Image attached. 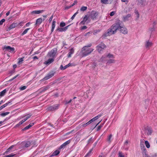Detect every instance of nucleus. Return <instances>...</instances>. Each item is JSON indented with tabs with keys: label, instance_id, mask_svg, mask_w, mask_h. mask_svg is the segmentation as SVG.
I'll return each mask as SVG.
<instances>
[{
	"label": "nucleus",
	"instance_id": "50",
	"mask_svg": "<svg viewBox=\"0 0 157 157\" xmlns=\"http://www.w3.org/2000/svg\"><path fill=\"white\" fill-rule=\"evenodd\" d=\"M103 126V124H101L100 125L98 126L97 128V131H98Z\"/></svg>",
	"mask_w": 157,
	"mask_h": 157
},
{
	"label": "nucleus",
	"instance_id": "26",
	"mask_svg": "<svg viewBox=\"0 0 157 157\" xmlns=\"http://www.w3.org/2000/svg\"><path fill=\"white\" fill-rule=\"evenodd\" d=\"M74 52V50L73 48H71L70 50V51L68 54V57H71V55Z\"/></svg>",
	"mask_w": 157,
	"mask_h": 157
},
{
	"label": "nucleus",
	"instance_id": "20",
	"mask_svg": "<svg viewBox=\"0 0 157 157\" xmlns=\"http://www.w3.org/2000/svg\"><path fill=\"white\" fill-rule=\"evenodd\" d=\"M146 132H147V134L148 135H151L152 132L151 129L149 128H147Z\"/></svg>",
	"mask_w": 157,
	"mask_h": 157
},
{
	"label": "nucleus",
	"instance_id": "35",
	"mask_svg": "<svg viewBox=\"0 0 157 157\" xmlns=\"http://www.w3.org/2000/svg\"><path fill=\"white\" fill-rule=\"evenodd\" d=\"M115 62V60L114 59H109L107 62V63L110 64L111 63H114Z\"/></svg>",
	"mask_w": 157,
	"mask_h": 157
},
{
	"label": "nucleus",
	"instance_id": "42",
	"mask_svg": "<svg viewBox=\"0 0 157 157\" xmlns=\"http://www.w3.org/2000/svg\"><path fill=\"white\" fill-rule=\"evenodd\" d=\"M15 155H16L15 154H14L13 153H12L10 154L5 156V157H13Z\"/></svg>",
	"mask_w": 157,
	"mask_h": 157
},
{
	"label": "nucleus",
	"instance_id": "64",
	"mask_svg": "<svg viewBox=\"0 0 157 157\" xmlns=\"http://www.w3.org/2000/svg\"><path fill=\"white\" fill-rule=\"evenodd\" d=\"M53 18V15H52L51 17H50V18H49V22H50L52 20V19Z\"/></svg>",
	"mask_w": 157,
	"mask_h": 157
},
{
	"label": "nucleus",
	"instance_id": "59",
	"mask_svg": "<svg viewBox=\"0 0 157 157\" xmlns=\"http://www.w3.org/2000/svg\"><path fill=\"white\" fill-rule=\"evenodd\" d=\"M115 13V12H114V11H112V12H111L110 13V15L111 16H113L114 15Z\"/></svg>",
	"mask_w": 157,
	"mask_h": 157
},
{
	"label": "nucleus",
	"instance_id": "2",
	"mask_svg": "<svg viewBox=\"0 0 157 157\" xmlns=\"http://www.w3.org/2000/svg\"><path fill=\"white\" fill-rule=\"evenodd\" d=\"M94 50V49L90 48H86V47H84L82 50V55L83 56H86L90 54Z\"/></svg>",
	"mask_w": 157,
	"mask_h": 157
},
{
	"label": "nucleus",
	"instance_id": "63",
	"mask_svg": "<svg viewBox=\"0 0 157 157\" xmlns=\"http://www.w3.org/2000/svg\"><path fill=\"white\" fill-rule=\"evenodd\" d=\"M97 143H98V141H96V142H95L94 143V144H93V147L92 148H93L95 147H96Z\"/></svg>",
	"mask_w": 157,
	"mask_h": 157
},
{
	"label": "nucleus",
	"instance_id": "28",
	"mask_svg": "<svg viewBox=\"0 0 157 157\" xmlns=\"http://www.w3.org/2000/svg\"><path fill=\"white\" fill-rule=\"evenodd\" d=\"M6 92V90L4 89L0 92V97L3 96Z\"/></svg>",
	"mask_w": 157,
	"mask_h": 157
},
{
	"label": "nucleus",
	"instance_id": "27",
	"mask_svg": "<svg viewBox=\"0 0 157 157\" xmlns=\"http://www.w3.org/2000/svg\"><path fill=\"white\" fill-rule=\"evenodd\" d=\"M131 16L130 14H128L125 17H124V21H126L128 20V18Z\"/></svg>",
	"mask_w": 157,
	"mask_h": 157
},
{
	"label": "nucleus",
	"instance_id": "55",
	"mask_svg": "<svg viewBox=\"0 0 157 157\" xmlns=\"http://www.w3.org/2000/svg\"><path fill=\"white\" fill-rule=\"evenodd\" d=\"M112 137V135L111 134H110L109 136L108 137L107 140L109 142H111V141L110 139H111Z\"/></svg>",
	"mask_w": 157,
	"mask_h": 157
},
{
	"label": "nucleus",
	"instance_id": "24",
	"mask_svg": "<svg viewBox=\"0 0 157 157\" xmlns=\"http://www.w3.org/2000/svg\"><path fill=\"white\" fill-rule=\"evenodd\" d=\"M56 23V21L54 20L52 22V29H51V32H52L54 30V29L55 26H56V25H55Z\"/></svg>",
	"mask_w": 157,
	"mask_h": 157
},
{
	"label": "nucleus",
	"instance_id": "5",
	"mask_svg": "<svg viewBox=\"0 0 157 157\" xmlns=\"http://www.w3.org/2000/svg\"><path fill=\"white\" fill-rule=\"evenodd\" d=\"M57 49L56 48H54L48 52V56L49 57L53 58L55 57L57 52Z\"/></svg>",
	"mask_w": 157,
	"mask_h": 157
},
{
	"label": "nucleus",
	"instance_id": "51",
	"mask_svg": "<svg viewBox=\"0 0 157 157\" xmlns=\"http://www.w3.org/2000/svg\"><path fill=\"white\" fill-rule=\"evenodd\" d=\"M48 89V87H46V86L44 87L41 89V90L42 91H44L46 90H47Z\"/></svg>",
	"mask_w": 157,
	"mask_h": 157
},
{
	"label": "nucleus",
	"instance_id": "43",
	"mask_svg": "<svg viewBox=\"0 0 157 157\" xmlns=\"http://www.w3.org/2000/svg\"><path fill=\"white\" fill-rule=\"evenodd\" d=\"M118 157H124V155L122 152L119 151L118 153Z\"/></svg>",
	"mask_w": 157,
	"mask_h": 157
},
{
	"label": "nucleus",
	"instance_id": "34",
	"mask_svg": "<svg viewBox=\"0 0 157 157\" xmlns=\"http://www.w3.org/2000/svg\"><path fill=\"white\" fill-rule=\"evenodd\" d=\"M92 31L89 32L84 34V36H86L88 37L91 35L92 34Z\"/></svg>",
	"mask_w": 157,
	"mask_h": 157
},
{
	"label": "nucleus",
	"instance_id": "37",
	"mask_svg": "<svg viewBox=\"0 0 157 157\" xmlns=\"http://www.w3.org/2000/svg\"><path fill=\"white\" fill-rule=\"evenodd\" d=\"M145 144L146 145V147L147 148H149L150 147V145L148 142L147 141H145Z\"/></svg>",
	"mask_w": 157,
	"mask_h": 157
},
{
	"label": "nucleus",
	"instance_id": "29",
	"mask_svg": "<svg viewBox=\"0 0 157 157\" xmlns=\"http://www.w3.org/2000/svg\"><path fill=\"white\" fill-rule=\"evenodd\" d=\"M30 29V28H27L26 29H25L23 31V32L21 34V36H23V35H25V34H26V33H28L29 30Z\"/></svg>",
	"mask_w": 157,
	"mask_h": 157
},
{
	"label": "nucleus",
	"instance_id": "44",
	"mask_svg": "<svg viewBox=\"0 0 157 157\" xmlns=\"http://www.w3.org/2000/svg\"><path fill=\"white\" fill-rule=\"evenodd\" d=\"M66 146V145L64 144V143H63L59 147V149H61L63 148H64Z\"/></svg>",
	"mask_w": 157,
	"mask_h": 157
},
{
	"label": "nucleus",
	"instance_id": "6",
	"mask_svg": "<svg viewBox=\"0 0 157 157\" xmlns=\"http://www.w3.org/2000/svg\"><path fill=\"white\" fill-rule=\"evenodd\" d=\"M59 105L58 104H56L52 106H49L47 108V109L49 111H55L58 109L59 108Z\"/></svg>",
	"mask_w": 157,
	"mask_h": 157
},
{
	"label": "nucleus",
	"instance_id": "47",
	"mask_svg": "<svg viewBox=\"0 0 157 157\" xmlns=\"http://www.w3.org/2000/svg\"><path fill=\"white\" fill-rule=\"evenodd\" d=\"M65 23L63 22H61L60 24V27H63L65 26Z\"/></svg>",
	"mask_w": 157,
	"mask_h": 157
},
{
	"label": "nucleus",
	"instance_id": "13",
	"mask_svg": "<svg viewBox=\"0 0 157 157\" xmlns=\"http://www.w3.org/2000/svg\"><path fill=\"white\" fill-rule=\"evenodd\" d=\"M113 0H101V2L102 4H111Z\"/></svg>",
	"mask_w": 157,
	"mask_h": 157
},
{
	"label": "nucleus",
	"instance_id": "40",
	"mask_svg": "<svg viewBox=\"0 0 157 157\" xmlns=\"http://www.w3.org/2000/svg\"><path fill=\"white\" fill-rule=\"evenodd\" d=\"M32 116V115L31 114H28L26 116H25V118H24V119L25 120V121H26L28 119L30 118Z\"/></svg>",
	"mask_w": 157,
	"mask_h": 157
},
{
	"label": "nucleus",
	"instance_id": "39",
	"mask_svg": "<svg viewBox=\"0 0 157 157\" xmlns=\"http://www.w3.org/2000/svg\"><path fill=\"white\" fill-rule=\"evenodd\" d=\"M107 56L109 58H114V56L113 55L110 54H109L107 55Z\"/></svg>",
	"mask_w": 157,
	"mask_h": 157
},
{
	"label": "nucleus",
	"instance_id": "15",
	"mask_svg": "<svg viewBox=\"0 0 157 157\" xmlns=\"http://www.w3.org/2000/svg\"><path fill=\"white\" fill-rule=\"evenodd\" d=\"M54 59L53 58L48 59L47 61H45L44 64L46 65H49L54 61Z\"/></svg>",
	"mask_w": 157,
	"mask_h": 157
},
{
	"label": "nucleus",
	"instance_id": "21",
	"mask_svg": "<svg viewBox=\"0 0 157 157\" xmlns=\"http://www.w3.org/2000/svg\"><path fill=\"white\" fill-rule=\"evenodd\" d=\"M42 22V19L41 18H40L37 19L36 20V22L35 24L36 25H40Z\"/></svg>",
	"mask_w": 157,
	"mask_h": 157
},
{
	"label": "nucleus",
	"instance_id": "46",
	"mask_svg": "<svg viewBox=\"0 0 157 157\" xmlns=\"http://www.w3.org/2000/svg\"><path fill=\"white\" fill-rule=\"evenodd\" d=\"M27 87L26 86H21L20 88V89L21 90H25Z\"/></svg>",
	"mask_w": 157,
	"mask_h": 157
},
{
	"label": "nucleus",
	"instance_id": "31",
	"mask_svg": "<svg viewBox=\"0 0 157 157\" xmlns=\"http://www.w3.org/2000/svg\"><path fill=\"white\" fill-rule=\"evenodd\" d=\"M87 9V6H82L80 9V10L81 11L84 12L86 11Z\"/></svg>",
	"mask_w": 157,
	"mask_h": 157
},
{
	"label": "nucleus",
	"instance_id": "17",
	"mask_svg": "<svg viewBox=\"0 0 157 157\" xmlns=\"http://www.w3.org/2000/svg\"><path fill=\"white\" fill-rule=\"evenodd\" d=\"M145 140L144 139H141L140 140V148H145L144 146V143H145Z\"/></svg>",
	"mask_w": 157,
	"mask_h": 157
},
{
	"label": "nucleus",
	"instance_id": "23",
	"mask_svg": "<svg viewBox=\"0 0 157 157\" xmlns=\"http://www.w3.org/2000/svg\"><path fill=\"white\" fill-rule=\"evenodd\" d=\"M93 151V148L90 149L89 152L84 157H89L92 154V151Z\"/></svg>",
	"mask_w": 157,
	"mask_h": 157
},
{
	"label": "nucleus",
	"instance_id": "61",
	"mask_svg": "<svg viewBox=\"0 0 157 157\" xmlns=\"http://www.w3.org/2000/svg\"><path fill=\"white\" fill-rule=\"evenodd\" d=\"M31 24V23L30 22H29L27 23L25 26H24V27H28L29 26V25Z\"/></svg>",
	"mask_w": 157,
	"mask_h": 157
},
{
	"label": "nucleus",
	"instance_id": "45",
	"mask_svg": "<svg viewBox=\"0 0 157 157\" xmlns=\"http://www.w3.org/2000/svg\"><path fill=\"white\" fill-rule=\"evenodd\" d=\"M24 57H23L22 58H19L18 59L19 61L18 62V63L19 64L20 63H21L22 61H23L24 60Z\"/></svg>",
	"mask_w": 157,
	"mask_h": 157
},
{
	"label": "nucleus",
	"instance_id": "14",
	"mask_svg": "<svg viewBox=\"0 0 157 157\" xmlns=\"http://www.w3.org/2000/svg\"><path fill=\"white\" fill-rule=\"evenodd\" d=\"M152 45L153 43L152 42L148 40L146 42L145 45L146 48H148L149 49L150 47L152 46Z\"/></svg>",
	"mask_w": 157,
	"mask_h": 157
},
{
	"label": "nucleus",
	"instance_id": "53",
	"mask_svg": "<svg viewBox=\"0 0 157 157\" xmlns=\"http://www.w3.org/2000/svg\"><path fill=\"white\" fill-rule=\"evenodd\" d=\"M5 21L4 19H2L0 21V25H2L3 23Z\"/></svg>",
	"mask_w": 157,
	"mask_h": 157
},
{
	"label": "nucleus",
	"instance_id": "56",
	"mask_svg": "<svg viewBox=\"0 0 157 157\" xmlns=\"http://www.w3.org/2000/svg\"><path fill=\"white\" fill-rule=\"evenodd\" d=\"M70 142H71L70 140H69L65 142H64V143L65 144V145H66V146L67 145L69 144L70 143Z\"/></svg>",
	"mask_w": 157,
	"mask_h": 157
},
{
	"label": "nucleus",
	"instance_id": "60",
	"mask_svg": "<svg viewBox=\"0 0 157 157\" xmlns=\"http://www.w3.org/2000/svg\"><path fill=\"white\" fill-rule=\"evenodd\" d=\"M71 25V24H70V25H67V26H66L65 27L63 28L64 29V31H66V30H67V29H68V27H69V26Z\"/></svg>",
	"mask_w": 157,
	"mask_h": 157
},
{
	"label": "nucleus",
	"instance_id": "32",
	"mask_svg": "<svg viewBox=\"0 0 157 157\" xmlns=\"http://www.w3.org/2000/svg\"><path fill=\"white\" fill-rule=\"evenodd\" d=\"M90 124L88 122L84 124L83 123H81V124H80V125H81V126L82 127H84L87 126V125Z\"/></svg>",
	"mask_w": 157,
	"mask_h": 157
},
{
	"label": "nucleus",
	"instance_id": "9",
	"mask_svg": "<svg viewBox=\"0 0 157 157\" xmlns=\"http://www.w3.org/2000/svg\"><path fill=\"white\" fill-rule=\"evenodd\" d=\"M21 22H20L19 24V25H21ZM18 25V24L17 23H13L9 26V27L8 28V29L7 30V31H10L12 29L14 28L15 27H16Z\"/></svg>",
	"mask_w": 157,
	"mask_h": 157
},
{
	"label": "nucleus",
	"instance_id": "54",
	"mask_svg": "<svg viewBox=\"0 0 157 157\" xmlns=\"http://www.w3.org/2000/svg\"><path fill=\"white\" fill-rule=\"evenodd\" d=\"M30 128V127L28 125L25 127L24 128L22 129V130L24 131L27 130Z\"/></svg>",
	"mask_w": 157,
	"mask_h": 157
},
{
	"label": "nucleus",
	"instance_id": "12",
	"mask_svg": "<svg viewBox=\"0 0 157 157\" xmlns=\"http://www.w3.org/2000/svg\"><path fill=\"white\" fill-rule=\"evenodd\" d=\"M3 49H6L8 52H13L14 50V48H13L11 47L10 46L4 47Z\"/></svg>",
	"mask_w": 157,
	"mask_h": 157
},
{
	"label": "nucleus",
	"instance_id": "33",
	"mask_svg": "<svg viewBox=\"0 0 157 157\" xmlns=\"http://www.w3.org/2000/svg\"><path fill=\"white\" fill-rule=\"evenodd\" d=\"M10 113L9 112H6V113H3L0 114V115L2 117H5Z\"/></svg>",
	"mask_w": 157,
	"mask_h": 157
},
{
	"label": "nucleus",
	"instance_id": "7",
	"mask_svg": "<svg viewBox=\"0 0 157 157\" xmlns=\"http://www.w3.org/2000/svg\"><path fill=\"white\" fill-rule=\"evenodd\" d=\"M120 27L119 28V29L121 33L124 34H126L128 33L127 29L124 27L123 25L122 24V22L120 21Z\"/></svg>",
	"mask_w": 157,
	"mask_h": 157
},
{
	"label": "nucleus",
	"instance_id": "62",
	"mask_svg": "<svg viewBox=\"0 0 157 157\" xmlns=\"http://www.w3.org/2000/svg\"><path fill=\"white\" fill-rule=\"evenodd\" d=\"M77 1L76 0L75 1H74V2L71 4L72 6H74L75 5L77 4Z\"/></svg>",
	"mask_w": 157,
	"mask_h": 157
},
{
	"label": "nucleus",
	"instance_id": "49",
	"mask_svg": "<svg viewBox=\"0 0 157 157\" xmlns=\"http://www.w3.org/2000/svg\"><path fill=\"white\" fill-rule=\"evenodd\" d=\"M102 116V114H98L96 116L94 117L95 120L98 119L100 117Z\"/></svg>",
	"mask_w": 157,
	"mask_h": 157
},
{
	"label": "nucleus",
	"instance_id": "1",
	"mask_svg": "<svg viewBox=\"0 0 157 157\" xmlns=\"http://www.w3.org/2000/svg\"><path fill=\"white\" fill-rule=\"evenodd\" d=\"M120 26V21H119L112 25L110 28L108 29L107 32L103 34L102 36L105 37L115 34L117 30L119 29Z\"/></svg>",
	"mask_w": 157,
	"mask_h": 157
},
{
	"label": "nucleus",
	"instance_id": "41",
	"mask_svg": "<svg viewBox=\"0 0 157 157\" xmlns=\"http://www.w3.org/2000/svg\"><path fill=\"white\" fill-rule=\"evenodd\" d=\"M64 30V29L63 28H58L57 29H56V30L58 31H59V32H62L63 31H65Z\"/></svg>",
	"mask_w": 157,
	"mask_h": 157
},
{
	"label": "nucleus",
	"instance_id": "52",
	"mask_svg": "<svg viewBox=\"0 0 157 157\" xmlns=\"http://www.w3.org/2000/svg\"><path fill=\"white\" fill-rule=\"evenodd\" d=\"M95 121L94 117L92 119H91L89 121H88V123H89V124L93 122L94 121Z\"/></svg>",
	"mask_w": 157,
	"mask_h": 157
},
{
	"label": "nucleus",
	"instance_id": "25",
	"mask_svg": "<svg viewBox=\"0 0 157 157\" xmlns=\"http://www.w3.org/2000/svg\"><path fill=\"white\" fill-rule=\"evenodd\" d=\"M10 103V102L8 101L6 103L4 104V105H3L2 106H1L0 107V110L2 109H3L7 106Z\"/></svg>",
	"mask_w": 157,
	"mask_h": 157
},
{
	"label": "nucleus",
	"instance_id": "11",
	"mask_svg": "<svg viewBox=\"0 0 157 157\" xmlns=\"http://www.w3.org/2000/svg\"><path fill=\"white\" fill-rule=\"evenodd\" d=\"M143 157H147V151L145 147L141 148Z\"/></svg>",
	"mask_w": 157,
	"mask_h": 157
},
{
	"label": "nucleus",
	"instance_id": "58",
	"mask_svg": "<svg viewBox=\"0 0 157 157\" xmlns=\"http://www.w3.org/2000/svg\"><path fill=\"white\" fill-rule=\"evenodd\" d=\"M149 30L151 32L155 31V29L154 28V27L153 26L152 28H150Z\"/></svg>",
	"mask_w": 157,
	"mask_h": 157
},
{
	"label": "nucleus",
	"instance_id": "8",
	"mask_svg": "<svg viewBox=\"0 0 157 157\" xmlns=\"http://www.w3.org/2000/svg\"><path fill=\"white\" fill-rule=\"evenodd\" d=\"M55 73L53 71L49 72L43 78L44 80H46L52 77Z\"/></svg>",
	"mask_w": 157,
	"mask_h": 157
},
{
	"label": "nucleus",
	"instance_id": "10",
	"mask_svg": "<svg viewBox=\"0 0 157 157\" xmlns=\"http://www.w3.org/2000/svg\"><path fill=\"white\" fill-rule=\"evenodd\" d=\"M89 16L88 15H85L84 17H82V20L81 21L79 24L80 25H84L86 22L88 20Z\"/></svg>",
	"mask_w": 157,
	"mask_h": 157
},
{
	"label": "nucleus",
	"instance_id": "18",
	"mask_svg": "<svg viewBox=\"0 0 157 157\" xmlns=\"http://www.w3.org/2000/svg\"><path fill=\"white\" fill-rule=\"evenodd\" d=\"M44 11L43 10H34L33 11H32L31 12V13L32 14H39L40 13H42Z\"/></svg>",
	"mask_w": 157,
	"mask_h": 157
},
{
	"label": "nucleus",
	"instance_id": "3",
	"mask_svg": "<svg viewBox=\"0 0 157 157\" xmlns=\"http://www.w3.org/2000/svg\"><path fill=\"white\" fill-rule=\"evenodd\" d=\"M106 48V45L103 42H101L96 47V50L98 51L99 53H101V52Z\"/></svg>",
	"mask_w": 157,
	"mask_h": 157
},
{
	"label": "nucleus",
	"instance_id": "38",
	"mask_svg": "<svg viewBox=\"0 0 157 157\" xmlns=\"http://www.w3.org/2000/svg\"><path fill=\"white\" fill-rule=\"evenodd\" d=\"M94 141V140H93V139L92 138H90V139H89V140L88 141V144H92L93 143Z\"/></svg>",
	"mask_w": 157,
	"mask_h": 157
},
{
	"label": "nucleus",
	"instance_id": "19",
	"mask_svg": "<svg viewBox=\"0 0 157 157\" xmlns=\"http://www.w3.org/2000/svg\"><path fill=\"white\" fill-rule=\"evenodd\" d=\"M60 153V151L59 150H56L54 151L52 154L50 155V157L58 155Z\"/></svg>",
	"mask_w": 157,
	"mask_h": 157
},
{
	"label": "nucleus",
	"instance_id": "16",
	"mask_svg": "<svg viewBox=\"0 0 157 157\" xmlns=\"http://www.w3.org/2000/svg\"><path fill=\"white\" fill-rule=\"evenodd\" d=\"M22 145L24 147L27 148L30 146L31 143L28 141L23 143Z\"/></svg>",
	"mask_w": 157,
	"mask_h": 157
},
{
	"label": "nucleus",
	"instance_id": "30",
	"mask_svg": "<svg viewBox=\"0 0 157 157\" xmlns=\"http://www.w3.org/2000/svg\"><path fill=\"white\" fill-rule=\"evenodd\" d=\"M25 120L24 119L19 122L18 124H17L16 125V127L19 126L20 125H21L25 121Z\"/></svg>",
	"mask_w": 157,
	"mask_h": 157
},
{
	"label": "nucleus",
	"instance_id": "48",
	"mask_svg": "<svg viewBox=\"0 0 157 157\" xmlns=\"http://www.w3.org/2000/svg\"><path fill=\"white\" fill-rule=\"evenodd\" d=\"M78 13V11H77L75 13H74V14L73 15V16L71 17V19L72 20H73L76 15Z\"/></svg>",
	"mask_w": 157,
	"mask_h": 157
},
{
	"label": "nucleus",
	"instance_id": "57",
	"mask_svg": "<svg viewBox=\"0 0 157 157\" xmlns=\"http://www.w3.org/2000/svg\"><path fill=\"white\" fill-rule=\"evenodd\" d=\"M72 7V6L71 5L70 6H65V10H67V9H68Z\"/></svg>",
	"mask_w": 157,
	"mask_h": 157
},
{
	"label": "nucleus",
	"instance_id": "36",
	"mask_svg": "<svg viewBox=\"0 0 157 157\" xmlns=\"http://www.w3.org/2000/svg\"><path fill=\"white\" fill-rule=\"evenodd\" d=\"M68 67V65H67L63 67V65H61L60 66V69L62 70H64Z\"/></svg>",
	"mask_w": 157,
	"mask_h": 157
},
{
	"label": "nucleus",
	"instance_id": "22",
	"mask_svg": "<svg viewBox=\"0 0 157 157\" xmlns=\"http://www.w3.org/2000/svg\"><path fill=\"white\" fill-rule=\"evenodd\" d=\"M14 146L13 145L11 146L4 153V154L5 155V154H7L8 152H11V150L14 147Z\"/></svg>",
	"mask_w": 157,
	"mask_h": 157
},
{
	"label": "nucleus",
	"instance_id": "4",
	"mask_svg": "<svg viewBox=\"0 0 157 157\" xmlns=\"http://www.w3.org/2000/svg\"><path fill=\"white\" fill-rule=\"evenodd\" d=\"M99 13L98 12L92 10L90 15V17L91 19L93 20H95L98 17Z\"/></svg>",
	"mask_w": 157,
	"mask_h": 157
}]
</instances>
